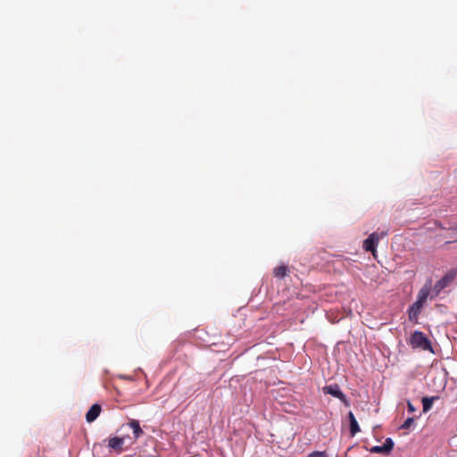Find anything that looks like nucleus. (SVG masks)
<instances>
[{
	"mask_svg": "<svg viewBox=\"0 0 457 457\" xmlns=\"http://www.w3.org/2000/svg\"><path fill=\"white\" fill-rule=\"evenodd\" d=\"M348 417L350 421V432L352 436H354L360 431V427L352 411L348 413Z\"/></svg>",
	"mask_w": 457,
	"mask_h": 457,
	"instance_id": "obj_9",
	"label": "nucleus"
},
{
	"mask_svg": "<svg viewBox=\"0 0 457 457\" xmlns=\"http://www.w3.org/2000/svg\"><path fill=\"white\" fill-rule=\"evenodd\" d=\"M454 242H457V237L454 239Z\"/></svg>",
	"mask_w": 457,
	"mask_h": 457,
	"instance_id": "obj_18",
	"label": "nucleus"
},
{
	"mask_svg": "<svg viewBox=\"0 0 457 457\" xmlns=\"http://www.w3.org/2000/svg\"><path fill=\"white\" fill-rule=\"evenodd\" d=\"M414 422V419L413 418H408L404 422L403 424L402 425V428L403 429H407L409 428Z\"/></svg>",
	"mask_w": 457,
	"mask_h": 457,
	"instance_id": "obj_14",
	"label": "nucleus"
},
{
	"mask_svg": "<svg viewBox=\"0 0 457 457\" xmlns=\"http://www.w3.org/2000/svg\"><path fill=\"white\" fill-rule=\"evenodd\" d=\"M449 229L451 230H454V231H457V225L456 226H453V227H450Z\"/></svg>",
	"mask_w": 457,
	"mask_h": 457,
	"instance_id": "obj_17",
	"label": "nucleus"
},
{
	"mask_svg": "<svg viewBox=\"0 0 457 457\" xmlns=\"http://www.w3.org/2000/svg\"><path fill=\"white\" fill-rule=\"evenodd\" d=\"M124 444L122 437L114 436L109 439L108 447L115 452H121Z\"/></svg>",
	"mask_w": 457,
	"mask_h": 457,
	"instance_id": "obj_7",
	"label": "nucleus"
},
{
	"mask_svg": "<svg viewBox=\"0 0 457 457\" xmlns=\"http://www.w3.org/2000/svg\"><path fill=\"white\" fill-rule=\"evenodd\" d=\"M370 451V453H383V454H386V451L384 450L383 445H381V446H378V445L373 446Z\"/></svg>",
	"mask_w": 457,
	"mask_h": 457,
	"instance_id": "obj_13",
	"label": "nucleus"
},
{
	"mask_svg": "<svg viewBox=\"0 0 457 457\" xmlns=\"http://www.w3.org/2000/svg\"><path fill=\"white\" fill-rule=\"evenodd\" d=\"M387 235L386 231H382L381 233L373 232L371 233L363 242V248L367 252H371L374 256H376L377 253V245L381 238Z\"/></svg>",
	"mask_w": 457,
	"mask_h": 457,
	"instance_id": "obj_4",
	"label": "nucleus"
},
{
	"mask_svg": "<svg viewBox=\"0 0 457 457\" xmlns=\"http://www.w3.org/2000/svg\"><path fill=\"white\" fill-rule=\"evenodd\" d=\"M129 427L133 430V435L135 439H138L140 436L144 435V431L142 430L139 421L137 420H131L128 423Z\"/></svg>",
	"mask_w": 457,
	"mask_h": 457,
	"instance_id": "obj_8",
	"label": "nucleus"
},
{
	"mask_svg": "<svg viewBox=\"0 0 457 457\" xmlns=\"http://www.w3.org/2000/svg\"><path fill=\"white\" fill-rule=\"evenodd\" d=\"M308 457H328L326 452H319V451H316V452H312L311 453Z\"/></svg>",
	"mask_w": 457,
	"mask_h": 457,
	"instance_id": "obj_15",
	"label": "nucleus"
},
{
	"mask_svg": "<svg viewBox=\"0 0 457 457\" xmlns=\"http://www.w3.org/2000/svg\"><path fill=\"white\" fill-rule=\"evenodd\" d=\"M409 344L412 348L433 352L429 339L421 331H414L410 337Z\"/></svg>",
	"mask_w": 457,
	"mask_h": 457,
	"instance_id": "obj_2",
	"label": "nucleus"
},
{
	"mask_svg": "<svg viewBox=\"0 0 457 457\" xmlns=\"http://www.w3.org/2000/svg\"><path fill=\"white\" fill-rule=\"evenodd\" d=\"M101 411H102V407L100 404H98V403L93 404L86 414L87 421L89 423L95 421L100 415Z\"/></svg>",
	"mask_w": 457,
	"mask_h": 457,
	"instance_id": "obj_6",
	"label": "nucleus"
},
{
	"mask_svg": "<svg viewBox=\"0 0 457 457\" xmlns=\"http://www.w3.org/2000/svg\"><path fill=\"white\" fill-rule=\"evenodd\" d=\"M408 410L411 412L414 411V407H413V405L410 402L408 403Z\"/></svg>",
	"mask_w": 457,
	"mask_h": 457,
	"instance_id": "obj_16",
	"label": "nucleus"
},
{
	"mask_svg": "<svg viewBox=\"0 0 457 457\" xmlns=\"http://www.w3.org/2000/svg\"><path fill=\"white\" fill-rule=\"evenodd\" d=\"M436 399H438V397H436V396L423 397L422 398L423 411L424 412L428 411L432 407L433 402Z\"/></svg>",
	"mask_w": 457,
	"mask_h": 457,
	"instance_id": "obj_11",
	"label": "nucleus"
},
{
	"mask_svg": "<svg viewBox=\"0 0 457 457\" xmlns=\"http://www.w3.org/2000/svg\"><path fill=\"white\" fill-rule=\"evenodd\" d=\"M394 441L391 439V438H386L384 445H383V448L384 450L386 451V454H388L390 453V452L393 450L394 448Z\"/></svg>",
	"mask_w": 457,
	"mask_h": 457,
	"instance_id": "obj_12",
	"label": "nucleus"
},
{
	"mask_svg": "<svg viewBox=\"0 0 457 457\" xmlns=\"http://www.w3.org/2000/svg\"><path fill=\"white\" fill-rule=\"evenodd\" d=\"M273 274L276 278H284L288 274V269L285 265L278 266L274 269Z\"/></svg>",
	"mask_w": 457,
	"mask_h": 457,
	"instance_id": "obj_10",
	"label": "nucleus"
},
{
	"mask_svg": "<svg viewBox=\"0 0 457 457\" xmlns=\"http://www.w3.org/2000/svg\"><path fill=\"white\" fill-rule=\"evenodd\" d=\"M431 291V279H428L425 285L420 289L417 300L412 303L408 312L409 320L411 322L417 323L419 315L429 297Z\"/></svg>",
	"mask_w": 457,
	"mask_h": 457,
	"instance_id": "obj_1",
	"label": "nucleus"
},
{
	"mask_svg": "<svg viewBox=\"0 0 457 457\" xmlns=\"http://www.w3.org/2000/svg\"><path fill=\"white\" fill-rule=\"evenodd\" d=\"M457 271L455 270H452L449 272H447L441 279H439L434 286V287H431L429 297L431 299L436 297L440 292L445 289L446 287L452 283L455 277H456Z\"/></svg>",
	"mask_w": 457,
	"mask_h": 457,
	"instance_id": "obj_3",
	"label": "nucleus"
},
{
	"mask_svg": "<svg viewBox=\"0 0 457 457\" xmlns=\"http://www.w3.org/2000/svg\"><path fill=\"white\" fill-rule=\"evenodd\" d=\"M323 393L331 395L334 397H337L339 400H341L346 405H348L347 398H346L345 395L342 392V390L340 389V387L337 384H333V385L324 386Z\"/></svg>",
	"mask_w": 457,
	"mask_h": 457,
	"instance_id": "obj_5",
	"label": "nucleus"
}]
</instances>
